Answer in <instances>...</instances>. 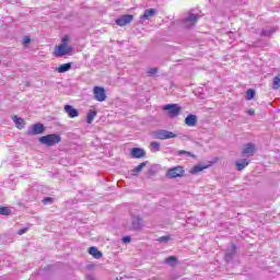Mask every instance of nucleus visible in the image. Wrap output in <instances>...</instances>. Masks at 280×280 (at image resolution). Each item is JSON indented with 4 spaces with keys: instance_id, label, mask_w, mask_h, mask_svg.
Here are the masks:
<instances>
[{
    "instance_id": "1a4fd4ad",
    "label": "nucleus",
    "mask_w": 280,
    "mask_h": 280,
    "mask_svg": "<svg viewBox=\"0 0 280 280\" xmlns=\"http://www.w3.org/2000/svg\"><path fill=\"white\" fill-rule=\"evenodd\" d=\"M135 19V15L132 14H125L120 18L116 19V25H119V27H124L126 25H129V23H132V20Z\"/></svg>"
},
{
    "instance_id": "9d476101",
    "label": "nucleus",
    "mask_w": 280,
    "mask_h": 280,
    "mask_svg": "<svg viewBox=\"0 0 280 280\" xmlns=\"http://www.w3.org/2000/svg\"><path fill=\"white\" fill-rule=\"evenodd\" d=\"M45 132V125L38 122L33 125L31 129L27 130V135H43Z\"/></svg>"
},
{
    "instance_id": "bb28decb",
    "label": "nucleus",
    "mask_w": 280,
    "mask_h": 280,
    "mask_svg": "<svg viewBox=\"0 0 280 280\" xmlns=\"http://www.w3.org/2000/svg\"><path fill=\"white\" fill-rule=\"evenodd\" d=\"M272 89L275 91H278V89H280V78L279 77H275L273 78V85H272Z\"/></svg>"
},
{
    "instance_id": "cd10ccee",
    "label": "nucleus",
    "mask_w": 280,
    "mask_h": 280,
    "mask_svg": "<svg viewBox=\"0 0 280 280\" xmlns=\"http://www.w3.org/2000/svg\"><path fill=\"white\" fill-rule=\"evenodd\" d=\"M11 210L8 207H0V215H10Z\"/></svg>"
},
{
    "instance_id": "aec40b11",
    "label": "nucleus",
    "mask_w": 280,
    "mask_h": 280,
    "mask_svg": "<svg viewBox=\"0 0 280 280\" xmlns=\"http://www.w3.org/2000/svg\"><path fill=\"white\" fill-rule=\"evenodd\" d=\"M97 117V110L90 109L86 115V124H93V119Z\"/></svg>"
},
{
    "instance_id": "4c0bfd02",
    "label": "nucleus",
    "mask_w": 280,
    "mask_h": 280,
    "mask_svg": "<svg viewBox=\"0 0 280 280\" xmlns=\"http://www.w3.org/2000/svg\"><path fill=\"white\" fill-rule=\"evenodd\" d=\"M30 43H32V39L30 38V36L24 37L23 44L30 45Z\"/></svg>"
},
{
    "instance_id": "6e6552de",
    "label": "nucleus",
    "mask_w": 280,
    "mask_h": 280,
    "mask_svg": "<svg viewBox=\"0 0 280 280\" xmlns=\"http://www.w3.org/2000/svg\"><path fill=\"white\" fill-rule=\"evenodd\" d=\"M164 110L168 112V115L171 117H178V115H180V106H178L177 104H167L164 105Z\"/></svg>"
},
{
    "instance_id": "f3484780",
    "label": "nucleus",
    "mask_w": 280,
    "mask_h": 280,
    "mask_svg": "<svg viewBox=\"0 0 280 280\" xmlns=\"http://www.w3.org/2000/svg\"><path fill=\"white\" fill-rule=\"evenodd\" d=\"M236 248L235 244H233L230 249H226L225 261H231L235 257Z\"/></svg>"
},
{
    "instance_id": "20e7f679",
    "label": "nucleus",
    "mask_w": 280,
    "mask_h": 280,
    "mask_svg": "<svg viewBox=\"0 0 280 280\" xmlns=\"http://www.w3.org/2000/svg\"><path fill=\"white\" fill-rule=\"evenodd\" d=\"M200 19V15L188 13L183 20H182V26L186 30H189V27H194L196 23H198V20Z\"/></svg>"
},
{
    "instance_id": "f03ea898",
    "label": "nucleus",
    "mask_w": 280,
    "mask_h": 280,
    "mask_svg": "<svg viewBox=\"0 0 280 280\" xmlns=\"http://www.w3.org/2000/svg\"><path fill=\"white\" fill-rule=\"evenodd\" d=\"M38 141L43 145H47L48 148H51V147L56 145L57 143H60L61 138L56 133H50V135L40 137L38 139Z\"/></svg>"
},
{
    "instance_id": "9b49d317",
    "label": "nucleus",
    "mask_w": 280,
    "mask_h": 280,
    "mask_svg": "<svg viewBox=\"0 0 280 280\" xmlns=\"http://www.w3.org/2000/svg\"><path fill=\"white\" fill-rule=\"evenodd\" d=\"M131 228L133 229V231H140V229H143V219H141L140 217H135L131 220Z\"/></svg>"
},
{
    "instance_id": "f8f14e48",
    "label": "nucleus",
    "mask_w": 280,
    "mask_h": 280,
    "mask_svg": "<svg viewBox=\"0 0 280 280\" xmlns=\"http://www.w3.org/2000/svg\"><path fill=\"white\" fill-rule=\"evenodd\" d=\"M130 154L132 159H143L145 156V150L141 148H132Z\"/></svg>"
},
{
    "instance_id": "dca6fc26",
    "label": "nucleus",
    "mask_w": 280,
    "mask_h": 280,
    "mask_svg": "<svg viewBox=\"0 0 280 280\" xmlns=\"http://www.w3.org/2000/svg\"><path fill=\"white\" fill-rule=\"evenodd\" d=\"M12 119H13L18 130H23L25 128V119H23L19 116H13Z\"/></svg>"
},
{
    "instance_id": "58836bf2",
    "label": "nucleus",
    "mask_w": 280,
    "mask_h": 280,
    "mask_svg": "<svg viewBox=\"0 0 280 280\" xmlns=\"http://www.w3.org/2000/svg\"><path fill=\"white\" fill-rule=\"evenodd\" d=\"M86 280H95V277L93 275H88L85 277Z\"/></svg>"
},
{
    "instance_id": "a19ab883",
    "label": "nucleus",
    "mask_w": 280,
    "mask_h": 280,
    "mask_svg": "<svg viewBox=\"0 0 280 280\" xmlns=\"http://www.w3.org/2000/svg\"><path fill=\"white\" fill-rule=\"evenodd\" d=\"M149 174H152V170H149Z\"/></svg>"
},
{
    "instance_id": "7c9ffc66",
    "label": "nucleus",
    "mask_w": 280,
    "mask_h": 280,
    "mask_svg": "<svg viewBox=\"0 0 280 280\" xmlns=\"http://www.w3.org/2000/svg\"><path fill=\"white\" fill-rule=\"evenodd\" d=\"M158 242H161L162 244H166V242H170V236H161L158 238Z\"/></svg>"
},
{
    "instance_id": "4be33fe9",
    "label": "nucleus",
    "mask_w": 280,
    "mask_h": 280,
    "mask_svg": "<svg viewBox=\"0 0 280 280\" xmlns=\"http://www.w3.org/2000/svg\"><path fill=\"white\" fill-rule=\"evenodd\" d=\"M71 69V63L68 62V63H65V65H61L58 67L57 71L59 73H67V71H69Z\"/></svg>"
},
{
    "instance_id": "2eb2a0df",
    "label": "nucleus",
    "mask_w": 280,
    "mask_h": 280,
    "mask_svg": "<svg viewBox=\"0 0 280 280\" xmlns=\"http://www.w3.org/2000/svg\"><path fill=\"white\" fill-rule=\"evenodd\" d=\"M185 124H186V126L194 127V126H196V124H198V117H196V115H194V114H189L185 118Z\"/></svg>"
},
{
    "instance_id": "0eeeda50",
    "label": "nucleus",
    "mask_w": 280,
    "mask_h": 280,
    "mask_svg": "<svg viewBox=\"0 0 280 280\" xmlns=\"http://www.w3.org/2000/svg\"><path fill=\"white\" fill-rule=\"evenodd\" d=\"M94 98L96 102H106V90L102 86H94Z\"/></svg>"
},
{
    "instance_id": "2f4dec72",
    "label": "nucleus",
    "mask_w": 280,
    "mask_h": 280,
    "mask_svg": "<svg viewBox=\"0 0 280 280\" xmlns=\"http://www.w3.org/2000/svg\"><path fill=\"white\" fill-rule=\"evenodd\" d=\"M54 202V199L51 197H46L43 199L44 205H51Z\"/></svg>"
},
{
    "instance_id": "72a5a7b5",
    "label": "nucleus",
    "mask_w": 280,
    "mask_h": 280,
    "mask_svg": "<svg viewBox=\"0 0 280 280\" xmlns=\"http://www.w3.org/2000/svg\"><path fill=\"white\" fill-rule=\"evenodd\" d=\"M78 115H80V112H78V109H75V108H71V117L73 118V117H78Z\"/></svg>"
},
{
    "instance_id": "7ed1b4c3",
    "label": "nucleus",
    "mask_w": 280,
    "mask_h": 280,
    "mask_svg": "<svg viewBox=\"0 0 280 280\" xmlns=\"http://www.w3.org/2000/svg\"><path fill=\"white\" fill-rule=\"evenodd\" d=\"M151 137L152 139L165 141V139H176V133L165 129H158L151 132Z\"/></svg>"
},
{
    "instance_id": "f257e3e1",
    "label": "nucleus",
    "mask_w": 280,
    "mask_h": 280,
    "mask_svg": "<svg viewBox=\"0 0 280 280\" xmlns=\"http://www.w3.org/2000/svg\"><path fill=\"white\" fill-rule=\"evenodd\" d=\"M69 40H71L69 35L62 37L61 44L54 48L52 56H55V58H62L63 56H68V54H71Z\"/></svg>"
},
{
    "instance_id": "ddd939ff",
    "label": "nucleus",
    "mask_w": 280,
    "mask_h": 280,
    "mask_svg": "<svg viewBox=\"0 0 280 280\" xmlns=\"http://www.w3.org/2000/svg\"><path fill=\"white\" fill-rule=\"evenodd\" d=\"M152 16H156V9H147L140 16V21H148L152 19Z\"/></svg>"
},
{
    "instance_id": "e433bc0d",
    "label": "nucleus",
    "mask_w": 280,
    "mask_h": 280,
    "mask_svg": "<svg viewBox=\"0 0 280 280\" xmlns=\"http://www.w3.org/2000/svg\"><path fill=\"white\" fill-rule=\"evenodd\" d=\"M130 241H131L130 236L122 237V244H130Z\"/></svg>"
},
{
    "instance_id": "6ab92c4d",
    "label": "nucleus",
    "mask_w": 280,
    "mask_h": 280,
    "mask_svg": "<svg viewBox=\"0 0 280 280\" xmlns=\"http://www.w3.org/2000/svg\"><path fill=\"white\" fill-rule=\"evenodd\" d=\"M88 253L90 255H92V257H94V259H102V252H100V249H97V247L92 246L88 249Z\"/></svg>"
},
{
    "instance_id": "a211bd4d",
    "label": "nucleus",
    "mask_w": 280,
    "mask_h": 280,
    "mask_svg": "<svg viewBox=\"0 0 280 280\" xmlns=\"http://www.w3.org/2000/svg\"><path fill=\"white\" fill-rule=\"evenodd\" d=\"M277 27H268L261 31L260 36L262 38H270V36H272V34H275V32H277Z\"/></svg>"
},
{
    "instance_id": "ea45409f",
    "label": "nucleus",
    "mask_w": 280,
    "mask_h": 280,
    "mask_svg": "<svg viewBox=\"0 0 280 280\" xmlns=\"http://www.w3.org/2000/svg\"><path fill=\"white\" fill-rule=\"evenodd\" d=\"M247 115H255V109H249V110L247 112Z\"/></svg>"
},
{
    "instance_id": "c9c22d12",
    "label": "nucleus",
    "mask_w": 280,
    "mask_h": 280,
    "mask_svg": "<svg viewBox=\"0 0 280 280\" xmlns=\"http://www.w3.org/2000/svg\"><path fill=\"white\" fill-rule=\"evenodd\" d=\"M65 110L69 115V117H71V105H66Z\"/></svg>"
},
{
    "instance_id": "f704fd0d",
    "label": "nucleus",
    "mask_w": 280,
    "mask_h": 280,
    "mask_svg": "<svg viewBox=\"0 0 280 280\" xmlns=\"http://www.w3.org/2000/svg\"><path fill=\"white\" fill-rule=\"evenodd\" d=\"M27 228H23L21 230L18 231V235H25V233H27Z\"/></svg>"
},
{
    "instance_id": "c85d7f7f",
    "label": "nucleus",
    "mask_w": 280,
    "mask_h": 280,
    "mask_svg": "<svg viewBox=\"0 0 280 280\" xmlns=\"http://www.w3.org/2000/svg\"><path fill=\"white\" fill-rule=\"evenodd\" d=\"M183 154H185L186 156H191L194 159V153L189 152V151H185V150H180L178 151V155L183 156Z\"/></svg>"
},
{
    "instance_id": "393cba45",
    "label": "nucleus",
    "mask_w": 280,
    "mask_h": 280,
    "mask_svg": "<svg viewBox=\"0 0 280 280\" xmlns=\"http://www.w3.org/2000/svg\"><path fill=\"white\" fill-rule=\"evenodd\" d=\"M254 98H255V90L248 89L245 95V100L247 102H250V100H254Z\"/></svg>"
},
{
    "instance_id": "a878e982",
    "label": "nucleus",
    "mask_w": 280,
    "mask_h": 280,
    "mask_svg": "<svg viewBox=\"0 0 280 280\" xmlns=\"http://www.w3.org/2000/svg\"><path fill=\"white\" fill-rule=\"evenodd\" d=\"M145 165H148V161H144L142 163H140L135 170V174H141V172L143 171V167H145Z\"/></svg>"
},
{
    "instance_id": "4468645a",
    "label": "nucleus",
    "mask_w": 280,
    "mask_h": 280,
    "mask_svg": "<svg viewBox=\"0 0 280 280\" xmlns=\"http://www.w3.org/2000/svg\"><path fill=\"white\" fill-rule=\"evenodd\" d=\"M249 164L250 160L248 159H242L235 162L237 172H242L244 168L248 167Z\"/></svg>"
},
{
    "instance_id": "5701e85b",
    "label": "nucleus",
    "mask_w": 280,
    "mask_h": 280,
    "mask_svg": "<svg viewBox=\"0 0 280 280\" xmlns=\"http://www.w3.org/2000/svg\"><path fill=\"white\" fill-rule=\"evenodd\" d=\"M150 150L151 152H161V143L156 141H152L150 143Z\"/></svg>"
},
{
    "instance_id": "473e14b6",
    "label": "nucleus",
    "mask_w": 280,
    "mask_h": 280,
    "mask_svg": "<svg viewBox=\"0 0 280 280\" xmlns=\"http://www.w3.org/2000/svg\"><path fill=\"white\" fill-rule=\"evenodd\" d=\"M156 68H150L149 70H148V75H156Z\"/></svg>"
},
{
    "instance_id": "b1692460",
    "label": "nucleus",
    "mask_w": 280,
    "mask_h": 280,
    "mask_svg": "<svg viewBox=\"0 0 280 280\" xmlns=\"http://www.w3.org/2000/svg\"><path fill=\"white\" fill-rule=\"evenodd\" d=\"M165 264H168V266H176V264H178V258H176V256H170L165 259Z\"/></svg>"
},
{
    "instance_id": "c756f323",
    "label": "nucleus",
    "mask_w": 280,
    "mask_h": 280,
    "mask_svg": "<svg viewBox=\"0 0 280 280\" xmlns=\"http://www.w3.org/2000/svg\"><path fill=\"white\" fill-rule=\"evenodd\" d=\"M72 150H75L77 152H81L82 150V145L78 144V143H73L71 144Z\"/></svg>"
},
{
    "instance_id": "39448f33",
    "label": "nucleus",
    "mask_w": 280,
    "mask_h": 280,
    "mask_svg": "<svg viewBox=\"0 0 280 280\" xmlns=\"http://www.w3.org/2000/svg\"><path fill=\"white\" fill-rule=\"evenodd\" d=\"M185 176V167L178 165L172 168H168L166 172V178H183Z\"/></svg>"
},
{
    "instance_id": "423d86ee",
    "label": "nucleus",
    "mask_w": 280,
    "mask_h": 280,
    "mask_svg": "<svg viewBox=\"0 0 280 280\" xmlns=\"http://www.w3.org/2000/svg\"><path fill=\"white\" fill-rule=\"evenodd\" d=\"M255 152H257V148L255 147V143L248 142L244 145L242 150V156L249 159V156H255Z\"/></svg>"
},
{
    "instance_id": "412c9836",
    "label": "nucleus",
    "mask_w": 280,
    "mask_h": 280,
    "mask_svg": "<svg viewBox=\"0 0 280 280\" xmlns=\"http://www.w3.org/2000/svg\"><path fill=\"white\" fill-rule=\"evenodd\" d=\"M209 167L208 165L197 164L190 170V174H199V172H202L203 170H207Z\"/></svg>"
}]
</instances>
